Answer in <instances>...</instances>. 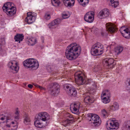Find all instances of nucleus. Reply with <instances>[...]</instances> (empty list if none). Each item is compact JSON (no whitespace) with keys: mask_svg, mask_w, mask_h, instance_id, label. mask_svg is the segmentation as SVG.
Returning <instances> with one entry per match:
<instances>
[{"mask_svg":"<svg viewBox=\"0 0 130 130\" xmlns=\"http://www.w3.org/2000/svg\"><path fill=\"white\" fill-rule=\"evenodd\" d=\"M114 60L112 58H107L104 59L103 61V63L105 67L108 66L109 68H112L114 66L113 63Z\"/></svg>","mask_w":130,"mask_h":130,"instance_id":"obj_15","label":"nucleus"},{"mask_svg":"<svg viewBox=\"0 0 130 130\" xmlns=\"http://www.w3.org/2000/svg\"><path fill=\"white\" fill-rule=\"evenodd\" d=\"M42 42H44V41H43V40Z\"/></svg>","mask_w":130,"mask_h":130,"instance_id":"obj_53","label":"nucleus"},{"mask_svg":"<svg viewBox=\"0 0 130 130\" xmlns=\"http://www.w3.org/2000/svg\"><path fill=\"white\" fill-rule=\"evenodd\" d=\"M120 31L122 36L127 39L130 38V27L127 28L125 26L122 27Z\"/></svg>","mask_w":130,"mask_h":130,"instance_id":"obj_11","label":"nucleus"},{"mask_svg":"<svg viewBox=\"0 0 130 130\" xmlns=\"http://www.w3.org/2000/svg\"><path fill=\"white\" fill-rule=\"evenodd\" d=\"M101 113L102 116L104 117L107 116V113L105 109H103L102 110Z\"/></svg>","mask_w":130,"mask_h":130,"instance_id":"obj_38","label":"nucleus"},{"mask_svg":"<svg viewBox=\"0 0 130 130\" xmlns=\"http://www.w3.org/2000/svg\"><path fill=\"white\" fill-rule=\"evenodd\" d=\"M39 121L40 120H38L36 119V120L34 122V124L36 127L40 128H42L45 127V126L47 125V122H46V124H45L44 125H43L42 123H41L39 122Z\"/></svg>","mask_w":130,"mask_h":130,"instance_id":"obj_23","label":"nucleus"},{"mask_svg":"<svg viewBox=\"0 0 130 130\" xmlns=\"http://www.w3.org/2000/svg\"><path fill=\"white\" fill-rule=\"evenodd\" d=\"M91 81V79H89L88 80V83H90V81Z\"/></svg>","mask_w":130,"mask_h":130,"instance_id":"obj_48","label":"nucleus"},{"mask_svg":"<svg viewBox=\"0 0 130 130\" xmlns=\"http://www.w3.org/2000/svg\"><path fill=\"white\" fill-rule=\"evenodd\" d=\"M7 126L8 127H10V125H7Z\"/></svg>","mask_w":130,"mask_h":130,"instance_id":"obj_51","label":"nucleus"},{"mask_svg":"<svg viewBox=\"0 0 130 130\" xmlns=\"http://www.w3.org/2000/svg\"><path fill=\"white\" fill-rule=\"evenodd\" d=\"M1 44H0V50H1Z\"/></svg>","mask_w":130,"mask_h":130,"instance_id":"obj_50","label":"nucleus"},{"mask_svg":"<svg viewBox=\"0 0 130 130\" xmlns=\"http://www.w3.org/2000/svg\"><path fill=\"white\" fill-rule=\"evenodd\" d=\"M50 86V89L48 91L51 95L56 96L59 93L60 87L58 84L53 83L51 84Z\"/></svg>","mask_w":130,"mask_h":130,"instance_id":"obj_5","label":"nucleus"},{"mask_svg":"<svg viewBox=\"0 0 130 130\" xmlns=\"http://www.w3.org/2000/svg\"><path fill=\"white\" fill-rule=\"evenodd\" d=\"M5 123V122H4V121H3L0 120V124L2 123Z\"/></svg>","mask_w":130,"mask_h":130,"instance_id":"obj_47","label":"nucleus"},{"mask_svg":"<svg viewBox=\"0 0 130 130\" xmlns=\"http://www.w3.org/2000/svg\"><path fill=\"white\" fill-rule=\"evenodd\" d=\"M7 66L10 69L12 70L13 73H17L19 69V67L17 62L14 60H12L8 63Z\"/></svg>","mask_w":130,"mask_h":130,"instance_id":"obj_8","label":"nucleus"},{"mask_svg":"<svg viewBox=\"0 0 130 130\" xmlns=\"http://www.w3.org/2000/svg\"><path fill=\"white\" fill-rule=\"evenodd\" d=\"M33 85H34L35 86H36V87H37L38 88H39L41 89L42 90V89H44L45 90V89L43 87L39 86L37 84H33Z\"/></svg>","mask_w":130,"mask_h":130,"instance_id":"obj_41","label":"nucleus"},{"mask_svg":"<svg viewBox=\"0 0 130 130\" xmlns=\"http://www.w3.org/2000/svg\"><path fill=\"white\" fill-rule=\"evenodd\" d=\"M106 27L107 31L111 34L113 33L116 31V28L111 23H107L106 25Z\"/></svg>","mask_w":130,"mask_h":130,"instance_id":"obj_18","label":"nucleus"},{"mask_svg":"<svg viewBox=\"0 0 130 130\" xmlns=\"http://www.w3.org/2000/svg\"><path fill=\"white\" fill-rule=\"evenodd\" d=\"M11 123L12 124H14V122H12Z\"/></svg>","mask_w":130,"mask_h":130,"instance_id":"obj_49","label":"nucleus"},{"mask_svg":"<svg viewBox=\"0 0 130 130\" xmlns=\"http://www.w3.org/2000/svg\"><path fill=\"white\" fill-rule=\"evenodd\" d=\"M63 86L64 90L69 95L73 96L76 95L77 92L75 88L70 87L71 85L69 84H65Z\"/></svg>","mask_w":130,"mask_h":130,"instance_id":"obj_7","label":"nucleus"},{"mask_svg":"<svg viewBox=\"0 0 130 130\" xmlns=\"http://www.w3.org/2000/svg\"><path fill=\"white\" fill-rule=\"evenodd\" d=\"M28 42L29 45L30 46H33L36 43L37 40L35 38H30L28 39Z\"/></svg>","mask_w":130,"mask_h":130,"instance_id":"obj_26","label":"nucleus"},{"mask_svg":"<svg viewBox=\"0 0 130 130\" xmlns=\"http://www.w3.org/2000/svg\"><path fill=\"white\" fill-rule=\"evenodd\" d=\"M15 110L16 112H15V114L16 115H19V111L18 110V108H16Z\"/></svg>","mask_w":130,"mask_h":130,"instance_id":"obj_44","label":"nucleus"},{"mask_svg":"<svg viewBox=\"0 0 130 130\" xmlns=\"http://www.w3.org/2000/svg\"><path fill=\"white\" fill-rule=\"evenodd\" d=\"M14 117H15V119H19V115H17L16 116H15Z\"/></svg>","mask_w":130,"mask_h":130,"instance_id":"obj_46","label":"nucleus"},{"mask_svg":"<svg viewBox=\"0 0 130 130\" xmlns=\"http://www.w3.org/2000/svg\"><path fill=\"white\" fill-rule=\"evenodd\" d=\"M84 100L85 103H91L93 101V97L89 93H88L85 95Z\"/></svg>","mask_w":130,"mask_h":130,"instance_id":"obj_19","label":"nucleus"},{"mask_svg":"<svg viewBox=\"0 0 130 130\" xmlns=\"http://www.w3.org/2000/svg\"><path fill=\"white\" fill-rule=\"evenodd\" d=\"M41 38H42V39H43V37H41Z\"/></svg>","mask_w":130,"mask_h":130,"instance_id":"obj_52","label":"nucleus"},{"mask_svg":"<svg viewBox=\"0 0 130 130\" xmlns=\"http://www.w3.org/2000/svg\"><path fill=\"white\" fill-rule=\"evenodd\" d=\"M61 21L59 19L55 20L48 24V27L50 29L55 28L60 23Z\"/></svg>","mask_w":130,"mask_h":130,"instance_id":"obj_17","label":"nucleus"},{"mask_svg":"<svg viewBox=\"0 0 130 130\" xmlns=\"http://www.w3.org/2000/svg\"><path fill=\"white\" fill-rule=\"evenodd\" d=\"M12 3L11 2H7L6 4L4 5L3 7V9L4 11H5V10L8 9H10L14 7L12 6Z\"/></svg>","mask_w":130,"mask_h":130,"instance_id":"obj_22","label":"nucleus"},{"mask_svg":"<svg viewBox=\"0 0 130 130\" xmlns=\"http://www.w3.org/2000/svg\"><path fill=\"white\" fill-rule=\"evenodd\" d=\"M30 119L28 115L27 114L25 115L24 121V123L26 125H28L30 124Z\"/></svg>","mask_w":130,"mask_h":130,"instance_id":"obj_29","label":"nucleus"},{"mask_svg":"<svg viewBox=\"0 0 130 130\" xmlns=\"http://www.w3.org/2000/svg\"><path fill=\"white\" fill-rule=\"evenodd\" d=\"M50 118V116L46 112H41L36 116V119L38 120H42L44 121L48 120Z\"/></svg>","mask_w":130,"mask_h":130,"instance_id":"obj_12","label":"nucleus"},{"mask_svg":"<svg viewBox=\"0 0 130 130\" xmlns=\"http://www.w3.org/2000/svg\"><path fill=\"white\" fill-rule=\"evenodd\" d=\"M24 38V36L22 34H18L15 36L14 37V39L15 41L18 42L19 43H20L21 41L23 40Z\"/></svg>","mask_w":130,"mask_h":130,"instance_id":"obj_24","label":"nucleus"},{"mask_svg":"<svg viewBox=\"0 0 130 130\" xmlns=\"http://www.w3.org/2000/svg\"><path fill=\"white\" fill-rule=\"evenodd\" d=\"M74 120H70V119H66L63 121L62 123L61 124L64 126L70 125L71 124L74 122Z\"/></svg>","mask_w":130,"mask_h":130,"instance_id":"obj_25","label":"nucleus"},{"mask_svg":"<svg viewBox=\"0 0 130 130\" xmlns=\"http://www.w3.org/2000/svg\"><path fill=\"white\" fill-rule=\"evenodd\" d=\"M106 124L107 128L108 130H117L119 125L117 121L111 119L108 121Z\"/></svg>","mask_w":130,"mask_h":130,"instance_id":"obj_6","label":"nucleus"},{"mask_svg":"<svg viewBox=\"0 0 130 130\" xmlns=\"http://www.w3.org/2000/svg\"><path fill=\"white\" fill-rule=\"evenodd\" d=\"M74 2V0H63L64 5L67 7H71L73 6Z\"/></svg>","mask_w":130,"mask_h":130,"instance_id":"obj_21","label":"nucleus"},{"mask_svg":"<svg viewBox=\"0 0 130 130\" xmlns=\"http://www.w3.org/2000/svg\"><path fill=\"white\" fill-rule=\"evenodd\" d=\"M119 108V105L117 102L114 103L113 105L110 107V109L113 111L118 109Z\"/></svg>","mask_w":130,"mask_h":130,"instance_id":"obj_31","label":"nucleus"},{"mask_svg":"<svg viewBox=\"0 0 130 130\" xmlns=\"http://www.w3.org/2000/svg\"><path fill=\"white\" fill-rule=\"evenodd\" d=\"M52 5L56 7L58 6L61 3L60 0H51Z\"/></svg>","mask_w":130,"mask_h":130,"instance_id":"obj_32","label":"nucleus"},{"mask_svg":"<svg viewBox=\"0 0 130 130\" xmlns=\"http://www.w3.org/2000/svg\"><path fill=\"white\" fill-rule=\"evenodd\" d=\"M124 126L126 128L130 130V121L126 122L124 124Z\"/></svg>","mask_w":130,"mask_h":130,"instance_id":"obj_36","label":"nucleus"},{"mask_svg":"<svg viewBox=\"0 0 130 130\" xmlns=\"http://www.w3.org/2000/svg\"><path fill=\"white\" fill-rule=\"evenodd\" d=\"M94 13L93 11L87 12L84 16L85 20L89 23L92 22L94 20Z\"/></svg>","mask_w":130,"mask_h":130,"instance_id":"obj_13","label":"nucleus"},{"mask_svg":"<svg viewBox=\"0 0 130 130\" xmlns=\"http://www.w3.org/2000/svg\"><path fill=\"white\" fill-rule=\"evenodd\" d=\"M102 94V96H103L110 98V92L108 90H106L103 92Z\"/></svg>","mask_w":130,"mask_h":130,"instance_id":"obj_34","label":"nucleus"},{"mask_svg":"<svg viewBox=\"0 0 130 130\" xmlns=\"http://www.w3.org/2000/svg\"><path fill=\"white\" fill-rule=\"evenodd\" d=\"M62 17L63 19H66L68 18V15L66 14H63L62 15Z\"/></svg>","mask_w":130,"mask_h":130,"instance_id":"obj_42","label":"nucleus"},{"mask_svg":"<svg viewBox=\"0 0 130 130\" xmlns=\"http://www.w3.org/2000/svg\"><path fill=\"white\" fill-rule=\"evenodd\" d=\"M64 116L67 118V119H70V120H74V118L72 116L68 113H66Z\"/></svg>","mask_w":130,"mask_h":130,"instance_id":"obj_35","label":"nucleus"},{"mask_svg":"<svg viewBox=\"0 0 130 130\" xmlns=\"http://www.w3.org/2000/svg\"><path fill=\"white\" fill-rule=\"evenodd\" d=\"M109 12L107 9H104L100 12L98 15V17L100 19H104L109 16Z\"/></svg>","mask_w":130,"mask_h":130,"instance_id":"obj_16","label":"nucleus"},{"mask_svg":"<svg viewBox=\"0 0 130 130\" xmlns=\"http://www.w3.org/2000/svg\"><path fill=\"white\" fill-rule=\"evenodd\" d=\"M108 35L107 32H101V35L103 36H106Z\"/></svg>","mask_w":130,"mask_h":130,"instance_id":"obj_43","label":"nucleus"},{"mask_svg":"<svg viewBox=\"0 0 130 130\" xmlns=\"http://www.w3.org/2000/svg\"><path fill=\"white\" fill-rule=\"evenodd\" d=\"M4 11L9 16L11 17L15 14L16 13V10L15 7H13V8L8 9L5 10Z\"/></svg>","mask_w":130,"mask_h":130,"instance_id":"obj_20","label":"nucleus"},{"mask_svg":"<svg viewBox=\"0 0 130 130\" xmlns=\"http://www.w3.org/2000/svg\"><path fill=\"white\" fill-rule=\"evenodd\" d=\"M28 87L30 88L31 89L33 86L31 84H29L28 85Z\"/></svg>","mask_w":130,"mask_h":130,"instance_id":"obj_45","label":"nucleus"},{"mask_svg":"<svg viewBox=\"0 0 130 130\" xmlns=\"http://www.w3.org/2000/svg\"><path fill=\"white\" fill-rule=\"evenodd\" d=\"M110 3V5L112 7L116 8L119 5L118 2V0H108Z\"/></svg>","mask_w":130,"mask_h":130,"instance_id":"obj_27","label":"nucleus"},{"mask_svg":"<svg viewBox=\"0 0 130 130\" xmlns=\"http://www.w3.org/2000/svg\"><path fill=\"white\" fill-rule=\"evenodd\" d=\"M7 120V117L3 115H0V120L3 121L5 122Z\"/></svg>","mask_w":130,"mask_h":130,"instance_id":"obj_39","label":"nucleus"},{"mask_svg":"<svg viewBox=\"0 0 130 130\" xmlns=\"http://www.w3.org/2000/svg\"><path fill=\"white\" fill-rule=\"evenodd\" d=\"M81 51L80 46L76 43L71 44L67 47L65 52L66 57L68 59H75L80 55Z\"/></svg>","mask_w":130,"mask_h":130,"instance_id":"obj_1","label":"nucleus"},{"mask_svg":"<svg viewBox=\"0 0 130 130\" xmlns=\"http://www.w3.org/2000/svg\"><path fill=\"white\" fill-rule=\"evenodd\" d=\"M84 74L82 73L78 74L76 73L74 75L75 82L78 85H82L85 83V81Z\"/></svg>","mask_w":130,"mask_h":130,"instance_id":"obj_9","label":"nucleus"},{"mask_svg":"<svg viewBox=\"0 0 130 130\" xmlns=\"http://www.w3.org/2000/svg\"><path fill=\"white\" fill-rule=\"evenodd\" d=\"M51 16L50 14L48 13H46L44 17V19L47 20H48L50 19Z\"/></svg>","mask_w":130,"mask_h":130,"instance_id":"obj_40","label":"nucleus"},{"mask_svg":"<svg viewBox=\"0 0 130 130\" xmlns=\"http://www.w3.org/2000/svg\"><path fill=\"white\" fill-rule=\"evenodd\" d=\"M123 47L122 46H118L115 49V51L116 53L118 55L120 54L123 51Z\"/></svg>","mask_w":130,"mask_h":130,"instance_id":"obj_28","label":"nucleus"},{"mask_svg":"<svg viewBox=\"0 0 130 130\" xmlns=\"http://www.w3.org/2000/svg\"><path fill=\"white\" fill-rule=\"evenodd\" d=\"M79 3L83 2V3L80 4V5L83 7L85 6L89 3V0H77Z\"/></svg>","mask_w":130,"mask_h":130,"instance_id":"obj_33","label":"nucleus"},{"mask_svg":"<svg viewBox=\"0 0 130 130\" xmlns=\"http://www.w3.org/2000/svg\"><path fill=\"white\" fill-rule=\"evenodd\" d=\"M88 120L89 123L95 127H97L100 125L101 123V121L99 117L96 114L92 113L87 114Z\"/></svg>","mask_w":130,"mask_h":130,"instance_id":"obj_3","label":"nucleus"},{"mask_svg":"<svg viewBox=\"0 0 130 130\" xmlns=\"http://www.w3.org/2000/svg\"><path fill=\"white\" fill-rule=\"evenodd\" d=\"M23 64L25 67L29 68L32 70L37 69L39 66L38 61L33 58L27 59L23 62Z\"/></svg>","mask_w":130,"mask_h":130,"instance_id":"obj_2","label":"nucleus"},{"mask_svg":"<svg viewBox=\"0 0 130 130\" xmlns=\"http://www.w3.org/2000/svg\"><path fill=\"white\" fill-rule=\"evenodd\" d=\"M80 108V103L79 102L72 104L70 106V109L72 112L75 114L79 113V109Z\"/></svg>","mask_w":130,"mask_h":130,"instance_id":"obj_14","label":"nucleus"},{"mask_svg":"<svg viewBox=\"0 0 130 130\" xmlns=\"http://www.w3.org/2000/svg\"><path fill=\"white\" fill-rule=\"evenodd\" d=\"M36 16V13L31 12H28L27 13V17L25 19V21L28 24H31L35 21Z\"/></svg>","mask_w":130,"mask_h":130,"instance_id":"obj_10","label":"nucleus"},{"mask_svg":"<svg viewBox=\"0 0 130 130\" xmlns=\"http://www.w3.org/2000/svg\"><path fill=\"white\" fill-rule=\"evenodd\" d=\"M101 99L102 101L105 104L107 103L110 101L109 98L102 96V94H101Z\"/></svg>","mask_w":130,"mask_h":130,"instance_id":"obj_30","label":"nucleus"},{"mask_svg":"<svg viewBox=\"0 0 130 130\" xmlns=\"http://www.w3.org/2000/svg\"><path fill=\"white\" fill-rule=\"evenodd\" d=\"M103 46L100 43H97L93 45L91 50V54L93 56H97L102 54L103 53Z\"/></svg>","mask_w":130,"mask_h":130,"instance_id":"obj_4","label":"nucleus"},{"mask_svg":"<svg viewBox=\"0 0 130 130\" xmlns=\"http://www.w3.org/2000/svg\"><path fill=\"white\" fill-rule=\"evenodd\" d=\"M126 85L127 89L130 90V78L128 79L126 82Z\"/></svg>","mask_w":130,"mask_h":130,"instance_id":"obj_37","label":"nucleus"}]
</instances>
